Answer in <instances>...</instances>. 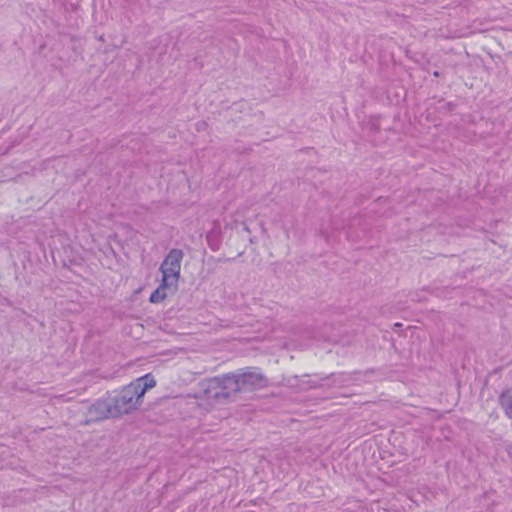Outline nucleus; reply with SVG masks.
<instances>
[{
  "mask_svg": "<svg viewBox=\"0 0 512 512\" xmlns=\"http://www.w3.org/2000/svg\"><path fill=\"white\" fill-rule=\"evenodd\" d=\"M227 383L232 394L236 392H252L268 385L266 376L257 368H245L228 374Z\"/></svg>",
  "mask_w": 512,
  "mask_h": 512,
  "instance_id": "f257e3e1",
  "label": "nucleus"
},
{
  "mask_svg": "<svg viewBox=\"0 0 512 512\" xmlns=\"http://www.w3.org/2000/svg\"><path fill=\"white\" fill-rule=\"evenodd\" d=\"M109 394L116 418L132 413L142 404L141 392L132 383Z\"/></svg>",
  "mask_w": 512,
  "mask_h": 512,
  "instance_id": "f03ea898",
  "label": "nucleus"
},
{
  "mask_svg": "<svg viewBox=\"0 0 512 512\" xmlns=\"http://www.w3.org/2000/svg\"><path fill=\"white\" fill-rule=\"evenodd\" d=\"M232 395L228 388L227 376L206 380L200 384L198 398L201 402H206L207 406H213Z\"/></svg>",
  "mask_w": 512,
  "mask_h": 512,
  "instance_id": "7ed1b4c3",
  "label": "nucleus"
},
{
  "mask_svg": "<svg viewBox=\"0 0 512 512\" xmlns=\"http://www.w3.org/2000/svg\"><path fill=\"white\" fill-rule=\"evenodd\" d=\"M113 410L110 394L108 393L106 396L97 399L89 406L86 417L88 421H100L109 418H116Z\"/></svg>",
  "mask_w": 512,
  "mask_h": 512,
  "instance_id": "20e7f679",
  "label": "nucleus"
},
{
  "mask_svg": "<svg viewBox=\"0 0 512 512\" xmlns=\"http://www.w3.org/2000/svg\"><path fill=\"white\" fill-rule=\"evenodd\" d=\"M180 260L179 258H165L161 265L162 281L166 283V286L172 289L178 288V280L180 275Z\"/></svg>",
  "mask_w": 512,
  "mask_h": 512,
  "instance_id": "39448f33",
  "label": "nucleus"
},
{
  "mask_svg": "<svg viewBox=\"0 0 512 512\" xmlns=\"http://www.w3.org/2000/svg\"><path fill=\"white\" fill-rule=\"evenodd\" d=\"M132 384L137 391L141 392V397L143 398L147 390L155 387L156 381L150 374H147L138 378L136 381L132 382Z\"/></svg>",
  "mask_w": 512,
  "mask_h": 512,
  "instance_id": "423d86ee",
  "label": "nucleus"
},
{
  "mask_svg": "<svg viewBox=\"0 0 512 512\" xmlns=\"http://www.w3.org/2000/svg\"><path fill=\"white\" fill-rule=\"evenodd\" d=\"M177 289H172L169 286H166V283L162 281V284L151 294L150 302L151 303H160L162 302L169 294H173Z\"/></svg>",
  "mask_w": 512,
  "mask_h": 512,
  "instance_id": "0eeeda50",
  "label": "nucleus"
},
{
  "mask_svg": "<svg viewBox=\"0 0 512 512\" xmlns=\"http://www.w3.org/2000/svg\"><path fill=\"white\" fill-rule=\"evenodd\" d=\"M500 405L506 417L512 421V389H508L501 394Z\"/></svg>",
  "mask_w": 512,
  "mask_h": 512,
  "instance_id": "6e6552de",
  "label": "nucleus"
},
{
  "mask_svg": "<svg viewBox=\"0 0 512 512\" xmlns=\"http://www.w3.org/2000/svg\"><path fill=\"white\" fill-rule=\"evenodd\" d=\"M181 252H178L176 250H172L170 253H169V257H172V256H181Z\"/></svg>",
  "mask_w": 512,
  "mask_h": 512,
  "instance_id": "1a4fd4ad",
  "label": "nucleus"
},
{
  "mask_svg": "<svg viewBox=\"0 0 512 512\" xmlns=\"http://www.w3.org/2000/svg\"><path fill=\"white\" fill-rule=\"evenodd\" d=\"M507 451H508V453L512 456V445H510V446L508 447V450H507Z\"/></svg>",
  "mask_w": 512,
  "mask_h": 512,
  "instance_id": "9d476101",
  "label": "nucleus"
}]
</instances>
